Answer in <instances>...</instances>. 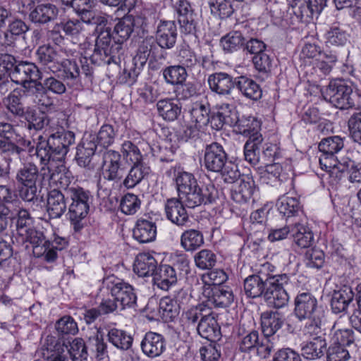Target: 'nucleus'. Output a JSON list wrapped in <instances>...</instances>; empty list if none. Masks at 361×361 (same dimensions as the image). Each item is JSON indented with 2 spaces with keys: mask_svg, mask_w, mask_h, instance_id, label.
I'll return each instance as SVG.
<instances>
[{
  "mask_svg": "<svg viewBox=\"0 0 361 361\" xmlns=\"http://www.w3.org/2000/svg\"><path fill=\"white\" fill-rule=\"evenodd\" d=\"M269 264L262 265V269L257 274L247 276L244 280L245 295L251 298L263 297L267 304L275 308H281L287 305L289 296L285 286L289 282V276L286 274L274 275L267 272Z\"/></svg>",
  "mask_w": 361,
  "mask_h": 361,
  "instance_id": "f257e3e1",
  "label": "nucleus"
},
{
  "mask_svg": "<svg viewBox=\"0 0 361 361\" xmlns=\"http://www.w3.org/2000/svg\"><path fill=\"white\" fill-rule=\"evenodd\" d=\"M75 142V134L72 131L65 130L63 128L54 129L49 127V137L47 140L39 137L36 147V153L44 166L41 169L42 179H54L55 174L51 173L54 163L61 161L69 151V147Z\"/></svg>",
  "mask_w": 361,
  "mask_h": 361,
  "instance_id": "f03ea898",
  "label": "nucleus"
},
{
  "mask_svg": "<svg viewBox=\"0 0 361 361\" xmlns=\"http://www.w3.org/2000/svg\"><path fill=\"white\" fill-rule=\"evenodd\" d=\"M176 182L178 199L189 208L212 203L216 197V190L213 185H207L205 188H201L192 173H179Z\"/></svg>",
  "mask_w": 361,
  "mask_h": 361,
  "instance_id": "7ed1b4c3",
  "label": "nucleus"
},
{
  "mask_svg": "<svg viewBox=\"0 0 361 361\" xmlns=\"http://www.w3.org/2000/svg\"><path fill=\"white\" fill-rule=\"evenodd\" d=\"M204 163L207 169L220 173L225 183H233L240 176L238 166L228 160L226 152L218 142H213L206 147Z\"/></svg>",
  "mask_w": 361,
  "mask_h": 361,
  "instance_id": "20e7f679",
  "label": "nucleus"
},
{
  "mask_svg": "<svg viewBox=\"0 0 361 361\" xmlns=\"http://www.w3.org/2000/svg\"><path fill=\"white\" fill-rule=\"evenodd\" d=\"M294 313L300 320H307V333L317 335L321 331L323 312L318 307L317 298L309 292L297 295L294 301Z\"/></svg>",
  "mask_w": 361,
  "mask_h": 361,
  "instance_id": "39448f33",
  "label": "nucleus"
},
{
  "mask_svg": "<svg viewBox=\"0 0 361 361\" xmlns=\"http://www.w3.org/2000/svg\"><path fill=\"white\" fill-rule=\"evenodd\" d=\"M96 33L97 37L94 52L90 57L91 61L98 65L102 63H117L123 54V45L117 39H114L111 27H109Z\"/></svg>",
  "mask_w": 361,
  "mask_h": 361,
  "instance_id": "423d86ee",
  "label": "nucleus"
},
{
  "mask_svg": "<svg viewBox=\"0 0 361 361\" xmlns=\"http://www.w3.org/2000/svg\"><path fill=\"white\" fill-rule=\"evenodd\" d=\"M352 93L351 86L342 80L330 82L329 85L322 90L324 99L341 109H348L353 106Z\"/></svg>",
  "mask_w": 361,
  "mask_h": 361,
  "instance_id": "0eeeda50",
  "label": "nucleus"
},
{
  "mask_svg": "<svg viewBox=\"0 0 361 361\" xmlns=\"http://www.w3.org/2000/svg\"><path fill=\"white\" fill-rule=\"evenodd\" d=\"M11 80L22 87H26L30 82H35L37 79L42 78V73L34 63L27 61H20L16 65L10 72Z\"/></svg>",
  "mask_w": 361,
  "mask_h": 361,
  "instance_id": "6e6552de",
  "label": "nucleus"
},
{
  "mask_svg": "<svg viewBox=\"0 0 361 361\" xmlns=\"http://www.w3.org/2000/svg\"><path fill=\"white\" fill-rule=\"evenodd\" d=\"M121 156L118 152L108 150L103 154L102 174L108 180H118L124 174V168L121 166Z\"/></svg>",
  "mask_w": 361,
  "mask_h": 361,
  "instance_id": "1a4fd4ad",
  "label": "nucleus"
},
{
  "mask_svg": "<svg viewBox=\"0 0 361 361\" xmlns=\"http://www.w3.org/2000/svg\"><path fill=\"white\" fill-rule=\"evenodd\" d=\"M180 29L185 34L192 35L196 32V14L187 0H179L176 5Z\"/></svg>",
  "mask_w": 361,
  "mask_h": 361,
  "instance_id": "9d476101",
  "label": "nucleus"
},
{
  "mask_svg": "<svg viewBox=\"0 0 361 361\" xmlns=\"http://www.w3.org/2000/svg\"><path fill=\"white\" fill-rule=\"evenodd\" d=\"M145 23V18L137 16L126 15L118 20L114 28V39H117L123 45L133 33L135 27H142Z\"/></svg>",
  "mask_w": 361,
  "mask_h": 361,
  "instance_id": "9b49d317",
  "label": "nucleus"
},
{
  "mask_svg": "<svg viewBox=\"0 0 361 361\" xmlns=\"http://www.w3.org/2000/svg\"><path fill=\"white\" fill-rule=\"evenodd\" d=\"M111 293L116 302H118L121 310H123L126 307H130L136 302L137 296L133 288L123 281H113Z\"/></svg>",
  "mask_w": 361,
  "mask_h": 361,
  "instance_id": "f8f14e48",
  "label": "nucleus"
},
{
  "mask_svg": "<svg viewBox=\"0 0 361 361\" xmlns=\"http://www.w3.org/2000/svg\"><path fill=\"white\" fill-rule=\"evenodd\" d=\"M22 237L23 241L29 242L32 245V252L35 256L40 257L44 255L49 245V240L45 239L44 233L35 228H28L26 230H20L18 234Z\"/></svg>",
  "mask_w": 361,
  "mask_h": 361,
  "instance_id": "ddd939ff",
  "label": "nucleus"
},
{
  "mask_svg": "<svg viewBox=\"0 0 361 361\" xmlns=\"http://www.w3.org/2000/svg\"><path fill=\"white\" fill-rule=\"evenodd\" d=\"M177 28L174 21H161L157 30V42L161 47L171 49L176 44Z\"/></svg>",
  "mask_w": 361,
  "mask_h": 361,
  "instance_id": "4468645a",
  "label": "nucleus"
},
{
  "mask_svg": "<svg viewBox=\"0 0 361 361\" xmlns=\"http://www.w3.org/2000/svg\"><path fill=\"white\" fill-rule=\"evenodd\" d=\"M196 330L201 337L212 342H216L221 338L220 327L209 310L200 320Z\"/></svg>",
  "mask_w": 361,
  "mask_h": 361,
  "instance_id": "2eb2a0df",
  "label": "nucleus"
},
{
  "mask_svg": "<svg viewBox=\"0 0 361 361\" xmlns=\"http://www.w3.org/2000/svg\"><path fill=\"white\" fill-rule=\"evenodd\" d=\"M207 305L216 307H226L233 300V295L228 288L214 286L204 290Z\"/></svg>",
  "mask_w": 361,
  "mask_h": 361,
  "instance_id": "dca6fc26",
  "label": "nucleus"
},
{
  "mask_svg": "<svg viewBox=\"0 0 361 361\" xmlns=\"http://www.w3.org/2000/svg\"><path fill=\"white\" fill-rule=\"evenodd\" d=\"M38 63L54 73L60 66V56L56 49L50 44L39 46L36 51Z\"/></svg>",
  "mask_w": 361,
  "mask_h": 361,
  "instance_id": "f3484780",
  "label": "nucleus"
},
{
  "mask_svg": "<svg viewBox=\"0 0 361 361\" xmlns=\"http://www.w3.org/2000/svg\"><path fill=\"white\" fill-rule=\"evenodd\" d=\"M64 189L51 190L47 197V212L51 218H60L66 211V195H64Z\"/></svg>",
  "mask_w": 361,
  "mask_h": 361,
  "instance_id": "a211bd4d",
  "label": "nucleus"
},
{
  "mask_svg": "<svg viewBox=\"0 0 361 361\" xmlns=\"http://www.w3.org/2000/svg\"><path fill=\"white\" fill-rule=\"evenodd\" d=\"M142 352L149 357L159 356L165 350V341L159 334L148 332L141 343Z\"/></svg>",
  "mask_w": 361,
  "mask_h": 361,
  "instance_id": "6ab92c4d",
  "label": "nucleus"
},
{
  "mask_svg": "<svg viewBox=\"0 0 361 361\" xmlns=\"http://www.w3.org/2000/svg\"><path fill=\"white\" fill-rule=\"evenodd\" d=\"M184 205L179 199L168 200L165 204L168 219L178 226L184 225L188 221V215Z\"/></svg>",
  "mask_w": 361,
  "mask_h": 361,
  "instance_id": "aec40b11",
  "label": "nucleus"
},
{
  "mask_svg": "<svg viewBox=\"0 0 361 361\" xmlns=\"http://www.w3.org/2000/svg\"><path fill=\"white\" fill-rule=\"evenodd\" d=\"M184 291H180L175 299L165 297L159 302V313L166 322L173 321L179 314L180 309V298L185 296Z\"/></svg>",
  "mask_w": 361,
  "mask_h": 361,
  "instance_id": "412c9836",
  "label": "nucleus"
},
{
  "mask_svg": "<svg viewBox=\"0 0 361 361\" xmlns=\"http://www.w3.org/2000/svg\"><path fill=\"white\" fill-rule=\"evenodd\" d=\"M354 293L349 286H344L338 290H335L331 300V306L334 313L345 312L353 301Z\"/></svg>",
  "mask_w": 361,
  "mask_h": 361,
  "instance_id": "4be33fe9",
  "label": "nucleus"
},
{
  "mask_svg": "<svg viewBox=\"0 0 361 361\" xmlns=\"http://www.w3.org/2000/svg\"><path fill=\"white\" fill-rule=\"evenodd\" d=\"M208 83L212 91L219 94H229L235 85V80L225 73H216L209 75Z\"/></svg>",
  "mask_w": 361,
  "mask_h": 361,
  "instance_id": "5701e85b",
  "label": "nucleus"
},
{
  "mask_svg": "<svg viewBox=\"0 0 361 361\" xmlns=\"http://www.w3.org/2000/svg\"><path fill=\"white\" fill-rule=\"evenodd\" d=\"M283 323V316L277 311H266L261 315L262 330L265 337L273 336Z\"/></svg>",
  "mask_w": 361,
  "mask_h": 361,
  "instance_id": "b1692460",
  "label": "nucleus"
},
{
  "mask_svg": "<svg viewBox=\"0 0 361 361\" xmlns=\"http://www.w3.org/2000/svg\"><path fill=\"white\" fill-rule=\"evenodd\" d=\"M59 14L58 8L51 4L37 5L30 13V17L35 23L44 24L56 19Z\"/></svg>",
  "mask_w": 361,
  "mask_h": 361,
  "instance_id": "393cba45",
  "label": "nucleus"
},
{
  "mask_svg": "<svg viewBox=\"0 0 361 361\" xmlns=\"http://www.w3.org/2000/svg\"><path fill=\"white\" fill-rule=\"evenodd\" d=\"M157 261L149 253H140L135 258L133 271L139 276L145 277L154 275L157 269Z\"/></svg>",
  "mask_w": 361,
  "mask_h": 361,
  "instance_id": "a878e982",
  "label": "nucleus"
},
{
  "mask_svg": "<svg viewBox=\"0 0 361 361\" xmlns=\"http://www.w3.org/2000/svg\"><path fill=\"white\" fill-rule=\"evenodd\" d=\"M254 190V180L250 177H245L240 179V182L234 185L232 189L231 197L238 203H245L250 200Z\"/></svg>",
  "mask_w": 361,
  "mask_h": 361,
  "instance_id": "bb28decb",
  "label": "nucleus"
},
{
  "mask_svg": "<svg viewBox=\"0 0 361 361\" xmlns=\"http://www.w3.org/2000/svg\"><path fill=\"white\" fill-rule=\"evenodd\" d=\"M235 83L241 94L247 99L257 101L262 97V89L252 79L240 76L235 78Z\"/></svg>",
  "mask_w": 361,
  "mask_h": 361,
  "instance_id": "cd10ccee",
  "label": "nucleus"
},
{
  "mask_svg": "<svg viewBox=\"0 0 361 361\" xmlns=\"http://www.w3.org/2000/svg\"><path fill=\"white\" fill-rule=\"evenodd\" d=\"M154 283L162 290H168L177 282V274L173 267L162 264L157 269L154 275Z\"/></svg>",
  "mask_w": 361,
  "mask_h": 361,
  "instance_id": "c85d7f7f",
  "label": "nucleus"
},
{
  "mask_svg": "<svg viewBox=\"0 0 361 361\" xmlns=\"http://www.w3.org/2000/svg\"><path fill=\"white\" fill-rule=\"evenodd\" d=\"M133 234L134 238L140 243L152 242L156 238L157 227L152 221L140 219L137 221Z\"/></svg>",
  "mask_w": 361,
  "mask_h": 361,
  "instance_id": "c756f323",
  "label": "nucleus"
},
{
  "mask_svg": "<svg viewBox=\"0 0 361 361\" xmlns=\"http://www.w3.org/2000/svg\"><path fill=\"white\" fill-rule=\"evenodd\" d=\"M96 149L97 144H94V138H84L77 147L75 159L78 164L82 167L89 166Z\"/></svg>",
  "mask_w": 361,
  "mask_h": 361,
  "instance_id": "7c9ffc66",
  "label": "nucleus"
},
{
  "mask_svg": "<svg viewBox=\"0 0 361 361\" xmlns=\"http://www.w3.org/2000/svg\"><path fill=\"white\" fill-rule=\"evenodd\" d=\"M233 126L239 133L248 136L249 139L262 135L259 133V122L253 116H237L236 123Z\"/></svg>",
  "mask_w": 361,
  "mask_h": 361,
  "instance_id": "2f4dec72",
  "label": "nucleus"
},
{
  "mask_svg": "<svg viewBox=\"0 0 361 361\" xmlns=\"http://www.w3.org/2000/svg\"><path fill=\"white\" fill-rule=\"evenodd\" d=\"M291 235L293 238V242L301 248L309 247L314 241V235L312 231L300 223H296L291 226Z\"/></svg>",
  "mask_w": 361,
  "mask_h": 361,
  "instance_id": "473e14b6",
  "label": "nucleus"
},
{
  "mask_svg": "<svg viewBox=\"0 0 361 361\" xmlns=\"http://www.w3.org/2000/svg\"><path fill=\"white\" fill-rule=\"evenodd\" d=\"M108 341L117 349L127 350L132 346L133 338L126 331L117 328H111L107 334Z\"/></svg>",
  "mask_w": 361,
  "mask_h": 361,
  "instance_id": "72a5a7b5",
  "label": "nucleus"
},
{
  "mask_svg": "<svg viewBox=\"0 0 361 361\" xmlns=\"http://www.w3.org/2000/svg\"><path fill=\"white\" fill-rule=\"evenodd\" d=\"M149 173V166L144 162L133 164L123 180V185L127 188H132L140 183Z\"/></svg>",
  "mask_w": 361,
  "mask_h": 361,
  "instance_id": "f704fd0d",
  "label": "nucleus"
},
{
  "mask_svg": "<svg viewBox=\"0 0 361 361\" xmlns=\"http://www.w3.org/2000/svg\"><path fill=\"white\" fill-rule=\"evenodd\" d=\"M41 80L37 79L35 82H30L29 85H26V87H23L22 90L24 94L32 96L35 104L47 106L49 105V101L47 99V92L43 82L40 81Z\"/></svg>",
  "mask_w": 361,
  "mask_h": 361,
  "instance_id": "c9c22d12",
  "label": "nucleus"
},
{
  "mask_svg": "<svg viewBox=\"0 0 361 361\" xmlns=\"http://www.w3.org/2000/svg\"><path fill=\"white\" fill-rule=\"evenodd\" d=\"M326 350V340L322 336H317L302 348V354L308 360H314L322 357Z\"/></svg>",
  "mask_w": 361,
  "mask_h": 361,
  "instance_id": "e433bc0d",
  "label": "nucleus"
},
{
  "mask_svg": "<svg viewBox=\"0 0 361 361\" xmlns=\"http://www.w3.org/2000/svg\"><path fill=\"white\" fill-rule=\"evenodd\" d=\"M204 244L202 233L196 229L185 231L180 237V245L187 252H193Z\"/></svg>",
  "mask_w": 361,
  "mask_h": 361,
  "instance_id": "4c0bfd02",
  "label": "nucleus"
},
{
  "mask_svg": "<svg viewBox=\"0 0 361 361\" xmlns=\"http://www.w3.org/2000/svg\"><path fill=\"white\" fill-rule=\"evenodd\" d=\"M42 176L37 166L32 163H27L16 173V180L21 185H36L39 176Z\"/></svg>",
  "mask_w": 361,
  "mask_h": 361,
  "instance_id": "58836bf2",
  "label": "nucleus"
},
{
  "mask_svg": "<svg viewBox=\"0 0 361 361\" xmlns=\"http://www.w3.org/2000/svg\"><path fill=\"white\" fill-rule=\"evenodd\" d=\"M90 203H71L69 206V219L75 231H80L83 227L81 220L88 214Z\"/></svg>",
  "mask_w": 361,
  "mask_h": 361,
  "instance_id": "ea45409f",
  "label": "nucleus"
},
{
  "mask_svg": "<svg viewBox=\"0 0 361 361\" xmlns=\"http://www.w3.org/2000/svg\"><path fill=\"white\" fill-rule=\"evenodd\" d=\"M159 114L166 121H173L178 118L181 108L178 103L171 99L159 100L157 104Z\"/></svg>",
  "mask_w": 361,
  "mask_h": 361,
  "instance_id": "a19ab883",
  "label": "nucleus"
},
{
  "mask_svg": "<svg viewBox=\"0 0 361 361\" xmlns=\"http://www.w3.org/2000/svg\"><path fill=\"white\" fill-rule=\"evenodd\" d=\"M29 130H39L50 125V119L44 113H38L31 107H27V113L24 116Z\"/></svg>",
  "mask_w": 361,
  "mask_h": 361,
  "instance_id": "79ce46f5",
  "label": "nucleus"
},
{
  "mask_svg": "<svg viewBox=\"0 0 361 361\" xmlns=\"http://www.w3.org/2000/svg\"><path fill=\"white\" fill-rule=\"evenodd\" d=\"M210 108L208 104L195 103L190 110L192 122L200 128L207 126L210 120Z\"/></svg>",
  "mask_w": 361,
  "mask_h": 361,
  "instance_id": "37998d69",
  "label": "nucleus"
},
{
  "mask_svg": "<svg viewBox=\"0 0 361 361\" xmlns=\"http://www.w3.org/2000/svg\"><path fill=\"white\" fill-rule=\"evenodd\" d=\"M166 82L171 85H183L186 80L188 73L183 66H171L163 71Z\"/></svg>",
  "mask_w": 361,
  "mask_h": 361,
  "instance_id": "c03bdc74",
  "label": "nucleus"
},
{
  "mask_svg": "<svg viewBox=\"0 0 361 361\" xmlns=\"http://www.w3.org/2000/svg\"><path fill=\"white\" fill-rule=\"evenodd\" d=\"M248 139L244 146V156L246 161L252 165H257L259 161V145L262 143V135Z\"/></svg>",
  "mask_w": 361,
  "mask_h": 361,
  "instance_id": "a18cd8bd",
  "label": "nucleus"
},
{
  "mask_svg": "<svg viewBox=\"0 0 361 361\" xmlns=\"http://www.w3.org/2000/svg\"><path fill=\"white\" fill-rule=\"evenodd\" d=\"M277 206L280 214L287 217L295 215L300 209L299 200L296 197L288 196L280 197Z\"/></svg>",
  "mask_w": 361,
  "mask_h": 361,
  "instance_id": "49530a36",
  "label": "nucleus"
},
{
  "mask_svg": "<svg viewBox=\"0 0 361 361\" xmlns=\"http://www.w3.org/2000/svg\"><path fill=\"white\" fill-rule=\"evenodd\" d=\"M245 37L239 31H232L223 37L221 44L224 51L233 52L239 49L245 43Z\"/></svg>",
  "mask_w": 361,
  "mask_h": 361,
  "instance_id": "de8ad7c7",
  "label": "nucleus"
},
{
  "mask_svg": "<svg viewBox=\"0 0 361 361\" xmlns=\"http://www.w3.org/2000/svg\"><path fill=\"white\" fill-rule=\"evenodd\" d=\"M116 133L112 126L103 125L97 135H90L89 139L94 138V144H98L103 147H107L111 145L115 139Z\"/></svg>",
  "mask_w": 361,
  "mask_h": 361,
  "instance_id": "09e8293b",
  "label": "nucleus"
},
{
  "mask_svg": "<svg viewBox=\"0 0 361 361\" xmlns=\"http://www.w3.org/2000/svg\"><path fill=\"white\" fill-rule=\"evenodd\" d=\"M211 13L221 18L230 17L234 11L231 0H209Z\"/></svg>",
  "mask_w": 361,
  "mask_h": 361,
  "instance_id": "8fccbe9b",
  "label": "nucleus"
},
{
  "mask_svg": "<svg viewBox=\"0 0 361 361\" xmlns=\"http://www.w3.org/2000/svg\"><path fill=\"white\" fill-rule=\"evenodd\" d=\"M343 147V142L339 136L329 137L319 144V151L324 154L334 156Z\"/></svg>",
  "mask_w": 361,
  "mask_h": 361,
  "instance_id": "3c124183",
  "label": "nucleus"
},
{
  "mask_svg": "<svg viewBox=\"0 0 361 361\" xmlns=\"http://www.w3.org/2000/svg\"><path fill=\"white\" fill-rule=\"evenodd\" d=\"M331 330L334 331V338L336 345H349L354 341L353 331L350 329H341L340 322L334 323Z\"/></svg>",
  "mask_w": 361,
  "mask_h": 361,
  "instance_id": "603ef678",
  "label": "nucleus"
},
{
  "mask_svg": "<svg viewBox=\"0 0 361 361\" xmlns=\"http://www.w3.org/2000/svg\"><path fill=\"white\" fill-rule=\"evenodd\" d=\"M122 155L127 161L133 164L143 162L142 154L135 144L130 140L124 141L121 145Z\"/></svg>",
  "mask_w": 361,
  "mask_h": 361,
  "instance_id": "864d4df0",
  "label": "nucleus"
},
{
  "mask_svg": "<svg viewBox=\"0 0 361 361\" xmlns=\"http://www.w3.org/2000/svg\"><path fill=\"white\" fill-rule=\"evenodd\" d=\"M195 265L201 269H212L216 262V255L210 250L203 249L194 257Z\"/></svg>",
  "mask_w": 361,
  "mask_h": 361,
  "instance_id": "5fc2aeb1",
  "label": "nucleus"
},
{
  "mask_svg": "<svg viewBox=\"0 0 361 361\" xmlns=\"http://www.w3.org/2000/svg\"><path fill=\"white\" fill-rule=\"evenodd\" d=\"M67 198L72 200L71 203H91L92 197L87 190L78 186H71L64 188Z\"/></svg>",
  "mask_w": 361,
  "mask_h": 361,
  "instance_id": "6e6d98bb",
  "label": "nucleus"
},
{
  "mask_svg": "<svg viewBox=\"0 0 361 361\" xmlns=\"http://www.w3.org/2000/svg\"><path fill=\"white\" fill-rule=\"evenodd\" d=\"M68 353L73 361H87L88 353L84 341L76 338L70 343Z\"/></svg>",
  "mask_w": 361,
  "mask_h": 361,
  "instance_id": "4d7b16f0",
  "label": "nucleus"
},
{
  "mask_svg": "<svg viewBox=\"0 0 361 361\" xmlns=\"http://www.w3.org/2000/svg\"><path fill=\"white\" fill-rule=\"evenodd\" d=\"M325 38V43L329 47L342 46L346 43L348 35L340 27H332L326 33Z\"/></svg>",
  "mask_w": 361,
  "mask_h": 361,
  "instance_id": "13d9d810",
  "label": "nucleus"
},
{
  "mask_svg": "<svg viewBox=\"0 0 361 361\" xmlns=\"http://www.w3.org/2000/svg\"><path fill=\"white\" fill-rule=\"evenodd\" d=\"M209 310L205 309L201 305L190 308L186 311L183 315L184 324L188 327L192 326L196 329L197 326L196 324L197 322L199 323L202 317H204L205 314L207 313Z\"/></svg>",
  "mask_w": 361,
  "mask_h": 361,
  "instance_id": "bf43d9fd",
  "label": "nucleus"
},
{
  "mask_svg": "<svg viewBox=\"0 0 361 361\" xmlns=\"http://www.w3.org/2000/svg\"><path fill=\"white\" fill-rule=\"evenodd\" d=\"M82 20L87 24L95 25L96 32L109 27L107 26L108 16L102 12L96 11L95 9L87 13V15H85V16H84V19Z\"/></svg>",
  "mask_w": 361,
  "mask_h": 361,
  "instance_id": "052dcab7",
  "label": "nucleus"
},
{
  "mask_svg": "<svg viewBox=\"0 0 361 361\" xmlns=\"http://www.w3.org/2000/svg\"><path fill=\"white\" fill-rule=\"evenodd\" d=\"M55 338L52 336H48L46 343L42 347V354L44 359L47 361H68V358L63 355L57 353L54 351Z\"/></svg>",
  "mask_w": 361,
  "mask_h": 361,
  "instance_id": "680f3d73",
  "label": "nucleus"
},
{
  "mask_svg": "<svg viewBox=\"0 0 361 361\" xmlns=\"http://www.w3.org/2000/svg\"><path fill=\"white\" fill-rule=\"evenodd\" d=\"M140 207V200L134 194L128 193L121 201L120 208L123 213L128 215L134 214Z\"/></svg>",
  "mask_w": 361,
  "mask_h": 361,
  "instance_id": "e2e57ef3",
  "label": "nucleus"
},
{
  "mask_svg": "<svg viewBox=\"0 0 361 361\" xmlns=\"http://www.w3.org/2000/svg\"><path fill=\"white\" fill-rule=\"evenodd\" d=\"M56 329L61 335H74L78 331V325L70 316H65L57 321Z\"/></svg>",
  "mask_w": 361,
  "mask_h": 361,
  "instance_id": "0e129e2a",
  "label": "nucleus"
},
{
  "mask_svg": "<svg viewBox=\"0 0 361 361\" xmlns=\"http://www.w3.org/2000/svg\"><path fill=\"white\" fill-rule=\"evenodd\" d=\"M305 263L310 268H321L324 262V254L322 250L319 249H310L307 250L305 255Z\"/></svg>",
  "mask_w": 361,
  "mask_h": 361,
  "instance_id": "69168bd1",
  "label": "nucleus"
},
{
  "mask_svg": "<svg viewBox=\"0 0 361 361\" xmlns=\"http://www.w3.org/2000/svg\"><path fill=\"white\" fill-rule=\"evenodd\" d=\"M326 351L327 361H347L350 357L348 351L341 345H332Z\"/></svg>",
  "mask_w": 361,
  "mask_h": 361,
  "instance_id": "338daca9",
  "label": "nucleus"
},
{
  "mask_svg": "<svg viewBox=\"0 0 361 361\" xmlns=\"http://www.w3.org/2000/svg\"><path fill=\"white\" fill-rule=\"evenodd\" d=\"M350 133L356 142L361 143V113L354 114L348 120Z\"/></svg>",
  "mask_w": 361,
  "mask_h": 361,
  "instance_id": "774afa93",
  "label": "nucleus"
}]
</instances>
